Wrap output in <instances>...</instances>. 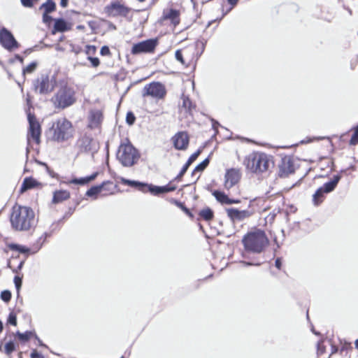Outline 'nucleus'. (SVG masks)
Here are the masks:
<instances>
[{"mask_svg": "<svg viewBox=\"0 0 358 358\" xmlns=\"http://www.w3.org/2000/svg\"><path fill=\"white\" fill-rule=\"evenodd\" d=\"M28 121L29 123V129L27 136L28 141H29L31 138L38 143L40 141L41 126L34 115H31L30 113H28Z\"/></svg>", "mask_w": 358, "mask_h": 358, "instance_id": "9d476101", "label": "nucleus"}, {"mask_svg": "<svg viewBox=\"0 0 358 358\" xmlns=\"http://www.w3.org/2000/svg\"><path fill=\"white\" fill-rule=\"evenodd\" d=\"M17 59H20V62H22V61H23L22 58H21V57H20V56H18V55L17 56Z\"/></svg>", "mask_w": 358, "mask_h": 358, "instance_id": "5fc2aeb1", "label": "nucleus"}, {"mask_svg": "<svg viewBox=\"0 0 358 358\" xmlns=\"http://www.w3.org/2000/svg\"><path fill=\"white\" fill-rule=\"evenodd\" d=\"M52 20V17L48 15V13H43V21L45 22V23H49L50 21Z\"/></svg>", "mask_w": 358, "mask_h": 358, "instance_id": "c03bdc74", "label": "nucleus"}, {"mask_svg": "<svg viewBox=\"0 0 358 358\" xmlns=\"http://www.w3.org/2000/svg\"><path fill=\"white\" fill-rule=\"evenodd\" d=\"M268 243V240L265 233L260 229L248 233L243 238L245 250L253 252H261Z\"/></svg>", "mask_w": 358, "mask_h": 358, "instance_id": "7ed1b4c3", "label": "nucleus"}, {"mask_svg": "<svg viewBox=\"0 0 358 358\" xmlns=\"http://www.w3.org/2000/svg\"><path fill=\"white\" fill-rule=\"evenodd\" d=\"M227 215L233 221H242L246 218L250 217L254 214L252 210H239L236 208H228L227 209Z\"/></svg>", "mask_w": 358, "mask_h": 358, "instance_id": "2eb2a0df", "label": "nucleus"}, {"mask_svg": "<svg viewBox=\"0 0 358 358\" xmlns=\"http://www.w3.org/2000/svg\"><path fill=\"white\" fill-rule=\"evenodd\" d=\"M89 59L90 60L91 63H92V65L94 67H96L99 66V60L98 58L96 57H89Z\"/></svg>", "mask_w": 358, "mask_h": 358, "instance_id": "79ce46f5", "label": "nucleus"}, {"mask_svg": "<svg viewBox=\"0 0 358 358\" xmlns=\"http://www.w3.org/2000/svg\"><path fill=\"white\" fill-rule=\"evenodd\" d=\"M16 248L17 250H19L20 252H26L28 251V249L20 245L16 246Z\"/></svg>", "mask_w": 358, "mask_h": 358, "instance_id": "de8ad7c7", "label": "nucleus"}, {"mask_svg": "<svg viewBox=\"0 0 358 358\" xmlns=\"http://www.w3.org/2000/svg\"><path fill=\"white\" fill-rule=\"evenodd\" d=\"M57 108H64L71 106L75 101V91L73 88L65 86L61 88L52 98Z\"/></svg>", "mask_w": 358, "mask_h": 358, "instance_id": "423d86ee", "label": "nucleus"}, {"mask_svg": "<svg viewBox=\"0 0 358 358\" xmlns=\"http://www.w3.org/2000/svg\"><path fill=\"white\" fill-rule=\"evenodd\" d=\"M282 175L287 176L294 172V169L292 162L289 159H285L282 162L280 168Z\"/></svg>", "mask_w": 358, "mask_h": 358, "instance_id": "393cba45", "label": "nucleus"}, {"mask_svg": "<svg viewBox=\"0 0 358 358\" xmlns=\"http://www.w3.org/2000/svg\"><path fill=\"white\" fill-rule=\"evenodd\" d=\"M166 94L165 86L159 82L146 85L143 90V96H149L155 99H164Z\"/></svg>", "mask_w": 358, "mask_h": 358, "instance_id": "6e6552de", "label": "nucleus"}, {"mask_svg": "<svg viewBox=\"0 0 358 358\" xmlns=\"http://www.w3.org/2000/svg\"><path fill=\"white\" fill-rule=\"evenodd\" d=\"M103 120V114L99 109L91 110L88 116L89 127L90 128H97L100 126Z\"/></svg>", "mask_w": 358, "mask_h": 358, "instance_id": "a211bd4d", "label": "nucleus"}, {"mask_svg": "<svg viewBox=\"0 0 358 358\" xmlns=\"http://www.w3.org/2000/svg\"><path fill=\"white\" fill-rule=\"evenodd\" d=\"M351 145L358 144V126L355 127V132L350 141Z\"/></svg>", "mask_w": 358, "mask_h": 358, "instance_id": "f704fd0d", "label": "nucleus"}, {"mask_svg": "<svg viewBox=\"0 0 358 358\" xmlns=\"http://www.w3.org/2000/svg\"><path fill=\"white\" fill-rule=\"evenodd\" d=\"M41 185L36 179L33 178H24L21 187V192H25L27 189L40 187Z\"/></svg>", "mask_w": 358, "mask_h": 358, "instance_id": "aec40b11", "label": "nucleus"}, {"mask_svg": "<svg viewBox=\"0 0 358 358\" xmlns=\"http://www.w3.org/2000/svg\"><path fill=\"white\" fill-rule=\"evenodd\" d=\"M135 121V117L131 113H128L127 115V122L129 124H132Z\"/></svg>", "mask_w": 358, "mask_h": 358, "instance_id": "a19ab883", "label": "nucleus"}, {"mask_svg": "<svg viewBox=\"0 0 358 358\" xmlns=\"http://www.w3.org/2000/svg\"><path fill=\"white\" fill-rule=\"evenodd\" d=\"M41 356L42 355L38 353V352L36 350H33L32 352L31 353V358H39V357Z\"/></svg>", "mask_w": 358, "mask_h": 358, "instance_id": "a18cd8bd", "label": "nucleus"}, {"mask_svg": "<svg viewBox=\"0 0 358 358\" xmlns=\"http://www.w3.org/2000/svg\"><path fill=\"white\" fill-rule=\"evenodd\" d=\"M172 141L177 150H186L189 144V137L187 133L181 131L177 133Z\"/></svg>", "mask_w": 358, "mask_h": 358, "instance_id": "f3484780", "label": "nucleus"}, {"mask_svg": "<svg viewBox=\"0 0 358 358\" xmlns=\"http://www.w3.org/2000/svg\"><path fill=\"white\" fill-rule=\"evenodd\" d=\"M192 102L188 97H184L182 101V106L186 109L190 110L192 108Z\"/></svg>", "mask_w": 358, "mask_h": 358, "instance_id": "4c0bfd02", "label": "nucleus"}, {"mask_svg": "<svg viewBox=\"0 0 358 358\" xmlns=\"http://www.w3.org/2000/svg\"><path fill=\"white\" fill-rule=\"evenodd\" d=\"M36 62L29 64L26 68L23 69V74L31 73L34 72L36 68Z\"/></svg>", "mask_w": 358, "mask_h": 358, "instance_id": "7c9ffc66", "label": "nucleus"}, {"mask_svg": "<svg viewBox=\"0 0 358 358\" xmlns=\"http://www.w3.org/2000/svg\"><path fill=\"white\" fill-rule=\"evenodd\" d=\"M55 3L51 0H48L41 5L40 9L43 10V13H49L54 11L55 10Z\"/></svg>", "mask_w": 358, "mask_h": 358, "instance_id": "cd10ccee", "label": "nucleus"}, {"mask_svg": "<svg viewBox=\"0 0 358 358\" xmlns=\"http://www.w3.org/2000/svg\"><path fill=\"white\" fill-rule=\"evenodd\" d=\"M73 135V129L71 123L64 119H59L56 122L54 138L57 141H65L71 138Z\"/></svg>", "mask_w": 358, "mask_h": 358, "instance_id": "0eeeda50", "label": "nucleus"}, {"mask_svg": "<svg viewBox=\"0 0 358 358\" xmlns=\"http://www.w3.org/2000/svg\"><path fill=\"white\" fill-rule=\"evenodd\" d=\"M108 28L112 30H115L116 29L115 26L111 24L110 22H108Z\"/></svg>", "mask_w": 358, "mask_h": 358, "instance_id": "3c124183", "label": "nucleus"}, {"mask_svg": "<svg viewBox=\"0 0 358 358\" xmlns=\"http://www.w3.org/2000/svg\"><path fill=\"white\" fill-rule=\"evenodd\" d=\"M17 335L21 341H27L30 338V337L31 336V332H30V331H26L25 333L17 332Z\"/></svg>", "mask_w": 358, "mask_h": 358, "instance_id": "473e14b6", "label": "nucleus"}, {"mask_svg": "<svg viewBox=\"0 0 358 358\" xmlns=\"http://www.w3.org/2000/svg\"><path fill=\"white\" fill-rule=\"evenodd\" d=\"M208 164H209V159L206 158V159H204L202 162H201L199 164H198L196 166L194 172L203 171L208 166Z\"/></svg>", "mask_w": 358, "mask_h": 358, "instance_id": "c756f323", "label": "nucleus"}, {"mask_svg": "<svg viewBox=\"0 0 358 358\" xmlns=\"http://www.w3.org/2000/svg\"><path fill=\"white\" fill-rule=\"evenodd\" d=\"M0 43L6 49L9 50L18 48V43L13 34L5 28L1 30Z\"/></svg>", "mask_w": 358, "mask_h": 358, "instance_id": "9b49d317", "label": "nucleus"}, {"mask_svg": "<svg viewBox=\"0 0 358 358\" xmlns=\"http://www.w3.org/2000/svg\"><path fill=\"white\" fill-rule=\"evenodd\" d=\"M100 53L103 56L110 55V52L108 46H103L101 49Z\"/></svg>", "mask_w": 358, "mask_h": 358, "instance_id": "ea45409f", "label": "nucleus"}, {"mask_svg": "<svg viewBox=\"0 0 358 358\" xmlns=\"http://www.w3.org/2000/svg\"><path fill=\"white\" fill-rule=\"evenodd\" d=\"M228 1L231 5L234 6L237 3L238 0H228Z\"/></svg>", "mask_w": 358, "mask_h": 358, "instance_id": "603ef678", "label": "nucleus"}, {"mask_svg": "<svg viewBox=\"0 0 358 358\" xmlns=\"http://www.w3.org/2000/svg\"><path fill=\"white\" fill-rule=\"evenodd\" d=\"M68 0H61V6L62 7H66L67 6Z\"/></svg>", "mask_w": 358, "mask_h": 358, "instance_id": "8fccbe9b", "label": "nucleus"}, {"mask_svg": "<svg viewBox=\"0 0 358 358\" xmlns=\"http://www.w3.org/2000/svg\"><path fill=\"white\" fill-rule=\"evenodd\" d=\"M1 298L3 301L8 302L11 298V293L8 290H4L1 294Z\"/></svg>", "mask_w": 358, "mask_h": 358, "instance_id": "72a5a7b5", "label": "nucleus"}, {"mask_svg": "<svg viewBox=\"0 0 358 358\" xmlns=\"http://www.w3.org/2000/svg\"><path fill=\"white\" fill-rule=\"evenodd\" d=\"M108 184H110V183L109 182H103L101 185L94 186V187H91L87 192L86 195L88 196H95L99 193H101L104 188V186L106 185H108Z\"/></svg>", "mask_w": 358, "mask_h": 358, "instance_id": "bb28decb", "label": "nucleus"}, {"mask_svg": "<svg viewBox=\"0 0 358 358\" xmlns=\"http://www.w3.org/2000/svg\"><path fill=\"white\" fill-rule=\"evenodd\" d=\"M121 358H123V357H121Z\"/></svg>", "mask_w": 358, "mask_h": 358, "instance_id": "13d9d810", "label": "nucleus"}, {"mask_svg": "<svg viewBox=\"0 0 358 358\" xmlns=\"http://www.w3.org/2000/svg\"><path fill=\"white\" fill-rule=\"evenodd\" d=\"M164 18L170 20L171 23L176 26L180 22L179 12L176 10H170L164 15Z\"/></svg>", "mask_w": 358, "mask_h": 358, "instance_id": "b1692460", "label": "nucleus"}, {"mask_svg": "<svg viewBox=\"0 0 358 358\" xmlns=\"http://www.w3.org/2000/svg\"><path fill=\"white\" fill-rule=\"evenodd\" d=\"M139 154L137 150L127 140L120 144L117 158L124 166H131L135 164L139 159Z\"/></svg>", "mask_w": 358, "mask_h": 358, "instance_id": "20e7f679", "label": "nucleus"}, {"mask_svg": "<svg viewBox=\"0 0 358 358\" xmlns=\"http://www.w3.org/2000/svg\"><path fill=\"white\" fill-rule=\"evenodd\" d=\"M34 212L31 208L15 205L12 208L10 223L17 231H28L34 224Z\"/></svg>", "mask_w": 358, "mask_h": 358, "instance_id": "f257e3e1", "label": "nucleus"}, {"mask_svg": "<svg viewBox=\"0 0 358 358\" xmlns=\"http://www.w3.org/2000/svg\"><path fill=\"white\" fill-rule=\"evenodd\" d=\"M93 141L89 136H83L78 141V145L83 150L88 151L92 149Z\"/></svg>", "mask_w": 358, "mask_h": 358, "instance_id": "5701e85b", "label": "nucleus"}, {"mask_svg": "<svg viewBox=\"0 0 358 358\" xmlns=\"http://www.w3.org/2000/svg\"><path fill=\"white\" fill-rule=\"evenodd\" d=\"M15 348V344L12 341L8 342L5 345V351L8 355L10 354L13 351H14Z\"/></svg>", "mask_w": 358, "mask_h": 358, "instance_id": "c9c22d12", "label": "nucleus"}, {"mask_svg": "<svg viewBox=\"0 0 358 358\" xmlns=\"http://www.w3.org/2000/svg\"><path fill=\"white\" fill-rule=\"evenodd\" d=\"M97 175H98V173H94L87 177L81 178L79 179L74 178L70 181V183L84 185L87 184L88 182L94 180L96 178V177L97 176Z\"/></svg>", "mask_w": 358, "mask_h": 358, "instance_id": "a878e982", "label": "nucleus"}, {"mask_svg": "<svg viewBox=\"0 0 358 358\" xmlns=\"http://www.w3.org/2000/svg\"><path fill=\"white\" fill-rule=\"evenodd\" d=\"M3 330V324L2 322L0 321V332H1Z\"/></svg>", "mask_w": 358, "mask_h": 358, "instance_id": "864d4df0", "label": "nucleus"}, {"mask_svg": "<svg viewBox=\"0 0 358 358\" xmlns=\"http://www.w3.org/2000/svg\"><path fill=\"white\" fill-rule=\"evenodd\" d=\"M8 322L14 326L17 325V318L15 314L13 313H10L8 319Z\"/></svg>", "mask_w": 358, "mask_h": 358, "instance_id": "e433bc0d", "label": "nucleus"}, {"mask_svg": "<svg viewBox=\"0 0 358 358\" xmlns=\"http://www.w3.org/2000/svg\"><path fill=\"white\" fill-rule=\"evenodd\" d=\"M15 285L17 289H19L22 285V280L19 277L16 276L14 279Z\"/></svg>", "mask_w": 358, "mask_h": 358, "instance_id": "37998d69", "label": "nucleus"}, {"mask_svg": "<svg viewBox=\"0 0 358 358\" xmlns=\"http://www.w3.org/2000/svg\"><path fill=\"white\" fill-rule=\"evenodd\" d=\"M201 152V150L199 149L196 152L193 153L189 157V158L188 159V160L187 162V165H191L198 158V157L200 155Z\"/></svg>", "mask_w": 358, "mask_h": 358, "instance_id": "2f4dec72", "label": "nucleus"}, {"mask_svg": "<svg viewBox=\"0 0 358 358\" xmlns=\"http://www.w3.org/2000/svg\"><path fill=\"white\" fill-rule=\"evenodd\" d=\"M122 182L124 185H129L131 187H134L137 188L138 190L145 193L150 192L154 195H158L160 194H164L169 192L174 191L176 189V187H170L169 185L159 187L155 186L152 185H148L146 183L140 182L135 180H130L127 179L122 178Z\"/></svg>", "mask_w": 358, "mask_h": 358, "instance_id": "39448f33", "label": "nucleus"}, {"mask_svg": "<svg viewBox=\"0 0 358 358\" xmlns=\"http://www.w3.org/2000/svg\"><path fill=\"white\" fill-rule=\"evenodd\" d=\"M71 29V24L63 19L55 20L54 31L64 32Z\"/></svg>", "mask_w": 358, "mask_h": 358, "instance_id": "412c9836", "label": "nucleus"}, {"mask_svg": "<svg viewBox=\"0 0 358 358\" xmlns=\"http://www.w3.org/2000/svg\"><path fill=\"white\" fill-rule=\"evenodd\" d=\"M199 215L206 220H210L213 217V211L208 208L201 210Z\"/></svg>", "mask_w": 358, "mask_h": 358, "instance_id": "c85d7f7f", "label": "nucleus"}, {"mask_svg": "<svg viewBox=\"0 0 358 358\" xmlns=\"http://www.w3.org/2000/svg\"><path fill=\"white\" fill-rule=\"evenodd\" d=\"M70 196V193L66 190H59L54 192L52 202L58 203L68 199Z\"/></svg>", "mask_w": 358, "mask_h": 358, "instance_id": "4be33fe9", "label": "nucleus"}, {"mask_svg": "<svg viewBox=\"0 0 358 358\" xmlns=\"http://www.w3.org/2000/svg\"><path fill=\"white\" fill-rule=\"evenodd\" d=\"M275 266L278 268H280L281 267V261L280 259H277L275 260Z\"/></svg>", "mask_w": 358, "mask_h": 358, "instance_id": "09e8293b", "label": "nucleus"}, {"mask_svg": "<svg viewBox=\"0 0 358 358\" xmlns=\"http://www.w3.org/2000/svg\"><path fill=\"white\" fill-rule=\"evenodd\" d=\"M139 1H144L145 0H138Z\"/></svg>", "mask_w": 358, "mask_h": 358, "instance_id": "4d7b16f0", "label": "nucleus"}, {"mask_svg": "<svg viewBox=\"0 0 358 358\" xmlns=\"http://www.w3.org/2000/svg\"><path fill=\"white\" fill-rule=\"evenodd\" d=\"M130 9L123 3L113 2L106 8V12L110 16H126Z\"/></svg>", "mask_w": 358, "mask_h": 358, "instance_id": "f8f14e48", "label": "nucleus"}, {"mask_svg": "<svg viewBox=\"0 0 358 358\" xmlns=\"http://www.w3.org/2000/svg\"><path fill=\"white\" fill-rule=\"evenodd\" d=\"M244 164L250 171L259 173L268 171L273 165V162L264 153L252 152L245 157Z\"/></svg>", "mask_w": 358, "mask_h": 358, "instance_id": "f03ea898", "label": "nucleus"}, {"mask_svg": "<svg viewBox=\"0 0 358 358\" xmlns=\"http://www.w3.org/2000/svg\"><path fill=\"white\" fill-rule=\"evenodd\" d=\"M355 346L358 349V339L355 341Z\"/></svg>", "mask_w": 358, "mask_h": 358, "instance_id": "6e6d98bb", "label": "nucleus"}, {"mask_svg": "<svg viewBox=\"0 0 358 358\" xmlns=\"http://www.w3.org/2000/svg\"><path fill=\"white\" fill-rule=\"evenodd\" d=\"M189 166L190 165H187V162H186V164H185V166H183V168L182 169V170L180 173V176H182L187 171V170Z\"/></svg>", "mask_w": 358, "mask_h": 358, "instance_id": "49530a36", "label": "nucleus"}, {"mask_svg": "<svg viewBox=\"0 0 358 358\" xmlns=\"http://www.w3.org/2000/svg\"><path fill=\"white\" fill-rule=\"evenodd\" d=\"M213 195L222 204L238 203L240 202L239 200L230 199L227 194L220 191H214Z\"/></svg>", "mask_w": 358, "mask_h": 358, "instance_id": "6ab92c4d", "label": "nucleus"}, {"mask_svg": "<svg viewBox=\"0 0 358 358\" xmlns=\"http://www.w3.org/2000/svg\"><path fill=\"white\" fill-rule=\"evenodd\" d=\"M341 177L339 176H334L333 180L327 182L323 187H320L313 195V201L315 204L317 205L321 202L320 199L322 197L324 193L331 192L334 189L338 184Z\"/></svg>", "mask_w": 358, "mask_h": 358, "instance_id": "1a4fd4ad", "label": "nucleus"}, {"mask_svg": "<svg viewBox=\"0 0 358 358\" xmlns=\"http://www.w3.org/2000/svg\"><path fill=\"white\" fill-rule=\"evenodd\" d=\"M36 92L40 94H48L53 90V85L48 76H41L34 83Z\"/></svg>", "mask_w": 358, "mask_h": 358, "instance_id": "ddd939ff", "label": "nucleus"}, {"mask_svg": "<svg viewBox=\"0 0 358 358\" xmlns=\"http://www.w3.org/2000/svg\"><path fill=\"white\" fill-rule=\"evenodd\" d=\"M155 42L152 40H148L137 44H135L131 50L133 54H139L142 52H152L155 47Z\"/></svg>", "mask_w": 358, "mask_h": 358, "instance_id": "dca6fc26", "label": "nucleus"}, {"mask_svg": "<svg viewBox=\"0 0 358 358\" xmlns=\"http://www.w3.org/2000/svg\"><path fill=\"white\" fill-rule=\"evenodd\" d=\"M241 178L240 171L237 169H228L224 176V187L227 189L231 188Z\"/></svg>", "mask_w": 358, "mask_h": 358, "instance_id": "4468645a", "label": "nucleus"}, {"mask_svg": "<svg viewBox=\"0 0 358 358\" xmlns=\"http://www.w3.org/2000/svg\"><path fill=\"white\" fill-rule=\"evenodd\" d=\"M176 59L179 61L181 64H185V61L183 59L182 54L180 50H178L175 54Z\"/></svg>", "mask_w": 358, "mask_h": 358, "instance_id": "58836bf2", "label": "nucleus"}]
</instances>
